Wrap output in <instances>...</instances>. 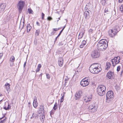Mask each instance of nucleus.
I'll return each mask as SVG.
<instances>
[{"mask_svg":"<svg viewBox=\"0 0 123 123\" xmlns=\"http://www.w3.org/2000/svg\"><path fill=\"white\" fill-rule=\"evenodd\" d=\"M89 70L91 73L97 74L102 70L100 64L95 63L92 65L89 68Z\"/></svg>","mask_w":123,"mask_h":123,"instance_id":"1","label":"nucleus"},{"mask_svg":"<svg viewBox=\"0 0 123 123\" xmlns=\"http://www.w3.org/2000/svg\"><path fill=\"white\" fill-rule=\"evenodd\" d=\"M108 44L106 40L103 39L99 41L97 45V48L99 50L104 51L107 47Z\"/></svg>","mask_w":123,"mask_h":123,"instance_id":"2","label":"nucleus"},{"mask_svg":"<svg viewBox=\"0 0 123 123\" xmlns=\"http://www.w3.org/2000/svg\"><path fill=\"white\" fill-rule=\"evenodd\" d=\"M106 87L103 85H100L98 88L97 92L100 96H103L105 94Z\"/></svg>","mask_w":123,"mask_h":123,"instance_id":"3","label":"nucleus"},{"mask_svg":"<svg viewBox=\"0 0 123 123\" xmlns=\"http://www.w3.org/2000/svg\"><path fill=\"white\" fill-rule=\"evenodd\" d=\"M120 58L119 56H117V57H115L114 59L111 60V62L113 66L114 67L115 65L120 62L119 60Z\"/></svg>","mask_w":123,"mask_h":123,"instance_id":"4","label":"nucleus"},{"mask_svg":"<svg viewBox=\"0 0 123 123\" xmlns=\"http://www.w3.org/2000/svg\"><path fill=\"white\" fill-rule=\"evenodd\" d=\"M24 6V2L20 1L17 5V8L18 9L19 12L21 13Z\"/></svg>","mask_w":123,"mask_h":123,"instance_id":"5","label":"nucleus"},{"mask_svg":"<svg viewBox=\"0 0 123 123\" xmlns=\"http://www.w3.org/2000/svg\"><path fill=\"white\" fill-rule=\"evenodd\" d=\"M100 54L99 52L97 51L94 50L93 51L91 54V56L93 58H97L100 56Z\"/></svg>","mask_w":123,"mask_h":123,"instance_id":"6","label":"nucleus"},{"mask_svg":"<svg viewBox=\"0 0 123 123\" xmlns=\"http://www.w3.org/2000/svg\"><path fill=\"white\" fill-rule=\"evenodd\" d=\"M114 96L113 92L112 91H108L106 95V99H110L111 98Z\"/></svg>","mask_w":123,"mask_h":123,"instance_id":"7","label":"nucleus"},{"mask_svg":"<svg viewBox=\"0 0 123 123\" xmlns=\"http://www.w3.org/2000/svg\"><path fill=\"white\" fill-rule=\"evenodd\" d=\"M81 85L83 86H86L88 85L89 82L88 79L86 80L84 78L80 82Z\"/></svg>","mask_w":123,"mask_h":123,"instance_id":"8","label":"nucleus"},{"mask_svg":"<svg viewBox=\"0 0 123 123\" xmlns=\"http://www.w3.org/2000/svg\"><path fill=\"white\" fill-rule=\"evenodd\" d=\"M6 6L5 4L4 3L0 4V13L3 12Z\"/></svg>","mask_w":123,"mask_h":123,"instance_id":"9","label":"nucleus"},{"mask_svg":"<svg viewBox=\"0 0 123 123\" xmlns=\"http://www.w3.org/2000/svg\"><path fill=\"white\" fill-rule=\"evenodd\" d=\"M114 73L111 71H109L107 73L106 76L107 77V78L109 79H110L111 77H113L112 76L113 75Z\"/></svg>","mask_w":123,"mask_h":123,"instance_id":"10","label":"nucleus"},{"mask_svg":"<svg viewBox=\"0 0 123 123\" xmlns=\"http://www.w3.org/2000/svg\"><path fill=\"white\" fill-rule=\"evenodd\" d=\"M58 63L60 67H62L63 63V58L61 57H59L58 59Z\"/></svg>","mask_w":123,"mask_h":123,"instance_id":"11","label":"nucleus"},{"mask_svg":"<svg viewBox=\"0 0 123 123\" xmlns=\"http://www.w3.org/2000/svg\"><path fill=\"white\" fill-rule=\"evenodd\" d=\"M33 105L34 107H36L38 105V103L37 102V97L36 96L34 97V100L33 103Z\"/></svg>","mask_w":123,"mask_h":123,"instance_id":"12","label":"nucleus"},{"mask_svg":"<svg viewBox=\"0 0 123 123\" xmlns=\"http://www.w3.org/2000/svg\"><path fill=\"white\" fill-rule=\"evenodd\" d=\"M116 33L114 32L112 30H111L109 31V34L110 37H113L116 35Z\"/></svg>","mask_w":123,"mask_h":123,"instance_id":"13","label":"nucleus"},{"mask_svg":"<svg viewBox=\"0 0 123 123\" xmlns=\"http://www.w3.org/2000/svg\"><path fill=\"white\" fill-rule=\"evenodd\" d=\"M89 12L88 11H86L84 13V15L85 16V18L87 19L89 17Z\"/></svg>","mask_w":123,"mask_h":123,"instance_id":"14","label":"nucleus"},{"mask_svg":"<svg viewBox=\"0 0 123 123\" xmlns=\"http://www.w3.org/2000/svg\"><path fill=\"white\" fill-rule=\"evenodd\" d=\"M76 98V99H79L80 97V93L78 92H76L75 95Z\"/></svg>","mask_w":123,"mask_h":123,"instance_id":"15","label":"nucleus"},{"mask_svg":"<svg viewBox=\"0 0 123 123\" xmlns=\"http://www.w3.org/2000/svg\"><path fill=\"white\" fill-rule=\"evenodd\" d=\"M97 109L98 107L97 106L96 107H94V108L92 109L89 110V111L92 113L95 112L97 111Z\"/></svg>","mask_w":123,"mask_h":123,"instance_id":"16","label":"nucleus"},{"mask_svg":"<svg viewBox=\"0 0 123 123\" xmlns=\"http://www.w3.org/2000/svg\"><path fill=\"white\" fill-rule=\"evenodd\" d=\"M6 88V90L7 91L10 89V85L8 83H6L5 85Z\"/></svg>","mask_w":123,"mask_h":123,"instance_id":"17","label":"nucleus"},{"mask_svg":"<svg viewBox=\"0 0 123 123\" xmlns=\"http://www.w3.org/2000/svg\"><path fill=\"white\" fill-rule=\"evenodd\" d=\"M86 43V41L83 40L82 42L81 45L80 46V48H82L83 47V46L85 45Z\"/></svg>","mask_w":123,"mask_h":123,"instance_id":"18","label":"nucleus"},{"mask_svg":"<svg viewBox=\"0 0 123 123\" xmlns=\"http://www.w3.org/2000/svg\"><path fill=\"white\" fill-rule=\"evenodd\" d=\"M31 27L30 26V24H28L27 26V32H29L31 29Z\"/></svg>","mask_w":123,"mask_h":123,"instance_id":"19","label":"nucleus"},{"mask_svg":"<svg viewBox=\"0 0 123 123\" xmlns=\"http://www.w3.org/2000/svg\"><path fill=\"white\" fill-rule=\"evenodd\" d=\"M40 120L43 123L44 122V120L45 118V116L44 115H43L41 116L40 115Z\"/></svg>","mask_w":123,"mask_h":123,"instance_id":"20","label":"nucleus"},{"mask_svg":"<svg viewBox=\"0 0 123 123\" xmlns=\"http://www.w3.org/2000/svg\"><path fill=\"white\" fill-rule=\"evenodd\" d=\"M111 65L110 62H107L106 64V69H108L110 68Z\"/></svg>","mask_w":123,"mask_h":123,"instance_id":"21","label":"nucleus"},{"mask_svg":"<svg viewBox=\"0 0 123 123\" xmlns=\"http://www.w3.org/2000/svg\"><path fill=\"white\" fill-rule=\"evenodd\" d=\"M15 60V58L13 56H12L10 58V61L12 62H13Z\"/></svg>","mask_w":123,"mask_h":123,"instance_id":"22","label":"nucleus"},{"mask_svg":"<svg viewBox=\"0 0 123 123\" xmlns=\"http://www.w3.org/2000/svg\"><path fill=\"white\" fill-rule=\"evenodd\" d=\"M40 32V30L39 29H38L36 30L35 35L36 36H37L39 35V33Z\"/></svg>","mask_w":123,"mask_h":123,"instance_id":"23","label":"nucleus"},{"mask_svg":"<svg viewBox=\"0 0 123 123\" xmlns=\"http://www.w3.org/2000/svg\"><path fill=\"white\" fill-rule=\"evenodd\" d=\"M96 106H93V105H91L89 106V110H91L92 109H93L94 108V107H96Z\"/></svg>","mask_w":123,"mask_h":123,"instance_id":"24","label":"nucleus"},{"mask_svg":"<svg viewBox=\"0 0 123 123\" xmlns=\"http://www.w3.org/2000/svg\"><path fill=\"white\" fill-rule=\"evenodd\" d=\"M57 104L56 103L54 105V106L53 107V109L55 110L57 108Z\"/></svg>","mask_w":123,"mask_h":123,"instance_id":"25","label":"nucleus"},{"mask_svg":"<svg viewBox=\"0 0 123 123\" xmlns=\"http://www.w3.org/2000/svg\"><path fill=\"white\" fill-rule=\"evenodd\" d=\"M120 10L122 12H123V5H122L120 7Z\"/></svg>","mask_w":123,"mask_h":123,"instance_id":"26","label":"nucleus"},{"mask_svg":"<svg viewBox=\"0 0 123 123\" xmlns=\"http://www.w3.org/2000/svg\"><path fill=\"white\" fill-rule=\"evenodd\" d=\"M33 12V11L32 10L30 9H28V13L29 14H31L32 13V12Z\"/></svg>","mask_w":123,"mask_h":123,"instance_id":"27","label":"nucleus"},{"mask_svg":"<svg viewBox=\"0 0 123 123\" xmlns=\"http://www.w3.org/2000/svg\"><path fill=\"white\" fill-rule=\"evenodd\" d=\"M47 20H51L52 19V18L50 17L49 16L48 17Z\"/></svg>","mask_w":123,"mask_h":123,"instance_id":"28","label":"nucleus"},{"mask_svg":"<svg viewBox=\"0 0 123 123\" xmlns=\"http://www.w3.org/2000/svg\"><path fill=\"white\" fill-rule=\"evenodd\" d=\"M121 68L120 66H119L117 67V72L119 71L120 69Z\"/></svg>","mask_w":123,"mask_h":123,"instance_id":"29","label":"nucleus"},{"mask_svg":"<svg viewBox=\"0 0 123 123\" xmlns=\"http://www.w3.org/2000/svg\"><path fill=\"white\" fill-rule=\"evenodd\" d=\"M54 111L52 110L50 112V116L54 114Z\"/></svg>","mask_w":123,"mask_h":123,"instance_id":"30","label":"nucleus"},{"mask_svg":"<svg viewBox=\"0 0 123 123\" xmlns=\"http://www.w3.org/2000/svg\"><path fill=\"white\" fill-rule=\"evenodd\" d=\"M42 18L43 19H44V18L45 15L43 12L42 13Z\"/></svg>","mask_w":123,"mask_h":123,"instance_id":"31","label":"nucleus"},{"mask_svg":"<svg viewBox=\"0 0 123 123\" xmlns=\"http://www.w3.org/2000/svg\"><path fill=\"white\" fill-rule=\"evenodd\" d=\"M64 45V44L63 43H62V42H61L60 43H59V46H63V45Z\"/></svg>","mask_w":123,"mask_h":123,"instance_id":"32","label":"nucleus"},{"mask_svg":"<svg viewBox=\"0 0 123 123\" xmlns=\"http://www.w3.org/2000/svg\"><path fill=\"white\" fill-rule=\"evenodd\" d=\"M89 5V3L87 4L85 6V9H87L88 8V6Z\"/></svg>","mask_w":123,"mask_h":123,"instance_id":"33","label":"nucleus"},{"mask_svg":"<svg viewBox=\"0 0 123 123\" xmlns=\"http://www.w3.org/2000/svg\"><path fill=\"white\" fill-rule=\"evenodd\" d=\"M92 31L93 30L92 29H90L89 31V32L91 34H92L93 33Z\"/></svg>","mask_w":123,"mask_h":123,"instance_id":"34","label":"nucleus"},{"mask_svg":"<svg viewBox=\"0 0 123 123\" xmlns=\"http://www.w3.org/2000/svg\"><path fill=\"white\" fill-rule=\"evenodd\" d=\"M36 117V116L35 115V114L34 113H33L32 114V116L31 117V119H32L33 118L35 117Z\"/></svg>","mask_w":123,"mask_h":123,"instance_id":"35","label":"nucleus"},{"mask_svg":"<svg viewBox=\"0 0 123 123\" xmlns=\"http://www.w3.org/2000/svg\"><path fill=\"white\" fill-rule=\"evenodd\" d=\"M91 98H88L85 101L86 102H87L89 101H90L91 100Z\"/></svg>","mask_w":123,"mask_h":123,"instance_id":"36","label":"nucleus"},{"mask_svg":"<svg viewBox=\"0 0 123 123\" xmlns=\"http://www.w3.org/2000/svg\"><path fill=\"white\" fill-rule=\"evenodd\" d=\"M46 76H47V78L48 79H49L50 78V76L49 74H46Z\"/></svg>","mask_w":123,"mask_h":123,"instance_id":"37","label":"nucleus"},{"mask_svg":"<svg viewBox=\"0 0 123 123\" xmlns=\"http://www.w3.org/2000/svg\"><path fill=\"white\" fill-rule=\"evenodd\" d=\"M6 121L5 119H4L3 120H1L0 121V123H3Z\"/></svg>","mask_w":123,"mask_h":123,"instance_id":"38","label":"nucleus"},{"mask_svg":"<svg viewBox=\"0 0 123 123\" xmlns=\"http://www.w3.org/2000/svg\"><path fill=\"white\" fill-rule=\"evenodd\" d=\"M102 4L104 5L105 4V3L106 2V1L105 0H104L102 1Z\"/></svg>","mask_w":123,"mask_h":123,"instance_id":"39","label":"nucleus"},{"mask_svg":"<svg viewBox=\"0 0 123 123\" xmlns=\"http://www.w3.org/2000/svg\"><path fill=\"white\" fill-rule=\"evenodd\" d=\"M55 33V32H54V31L52 32L50 34V36H51L52 35H54Z\"/></svg>","mask_w":123,"mask_h":123,"instance_id":"40","label":"nucleus"},{"mask_svg":"<svg viewBox=\"0 0 123 123\" xmlns=\"http://www.w3.org/2000/svg\"><path fill=\"white\" fill-rule=\"evenodd\" d=\"M3 55V54L2 53H0V59L2 57Z\"/></svg>","mask_w":123,"mask_h":123,"instance_id":"41","label":"nucleus"},{"mask_svg":"<svg viewBox=\"0 0 123 123\" xmlns=\"http://www.w3.org/2000/svg\"><path fill=\"white\" fill-rule=\"evenodd\" d=\"M81 34V35H82V36L81 37H80V38H81L83 36V33H80V34H79V37H80V35Z\"/></svg>","mask_w":123,"mask_h":123,"instance_id":"42","label":"nucleus"},{"mask_svg":"<svg viewBox=\"0 0 123 123\" xmlns=\"http://www.w3.org/2000/svg\"><path fill=\"white\" fill-rule=\"evenodd\" d=\"M40 69H39V68H37L36 70V72H39V71L40 70Z\"/></svg>","mask_w":123,"mask_h":123,"instance_id":"43","label":"nucleus"},{"mask_svg":"<svg viewBox=\"0 0 123 123\" xmlns=\"http://www.w3.org/2000/svg\"><path fill=\"white\" fill-rule=\"evenodd\" d=\"M59 29V28L57 29V28L53 29L54 31H57Z\"/></svg>","mask_w":123,"mask_h":123,"instance_id":"44","label":"nucleus"},{"mask_svg":"<svg viewBox=\"0 0 123 123\" xmlns=\"http://www.w3.org/2000/svg\"><path fill=\"white\" fill-rule=\"evenodd\" d=\"M41 64H39L38 66V67H37V68H39V69H40V68H41Z\"/></svg>","mask_w":123,"mask_h":123,"instance_id":"45","label":"nucleus"},{"mask_svg":"<svg viewBox=\"0 0 123 123\" xmlns=\"http://www.w3.org/2000/svg\"><path fill=\"white\" fill-rule=\"evenodd\" d=\"M63 31L62 30L59 33V34L58 35V36H59L60 35H61V33Z\"/></svg>","mask_w":123,"mask_h":123,"instance_id":"46","label":"nucleus"},{"mask_svg":"<svg viewBox=\"0 0 123 123\" xmlns=\"http://www.w3.org/2000/svg\"><path fill=\"white\" fill-rule=\"evenodd\" d=\"M59 36H58L55 38V41H54L55 43V41H56V40H57V38Z\"/></svg>","mask_w":123,"mask_h":123,"instance_id":"47","label":"nucleus"},{"mask_svg":"<svg viewBox=\"0 0 123 123\" xmlns=\"http://www.w3.org/2000/svg\"><path fill=\"white\" fill-rule=\"evenodd\" d=\"M118 2L119 3H121L123 2V0H118Z\"/></svg>","mask_w":123,"mask_h":123,"instance_id":"48","label":"nucleus"},{"mask_svg":"<svg viewBox=\"0 0 123 123\" xmlns=\"http://www.w3.org/2000/svg\"><path fill=\"white\" fill-rule=\"evenodd\" d=\"M26 62H25L24 63V68L25 66V65H26Z\"/></svg>","mask_w":123,"mask_h":123,"instance_id":"49","label":"nucleus"},{"mask_svg":"<svg viewBox=\"0 0 123 123\" xmlns=\"http://www.w3.org/2000/svg\"><path fill=\"white\" fill-rule=\"evenodd\" d=\"M8 107H7V109H8V110H9L10 107V105H9L8 104Z\"/></svg>","mask_w":123,"mask_h":123,"instance_id":"50","label":"nucleus"},{"mask_svg":"<svg viewBox=\"0 0 123 123\" xmlns=\"http://www.w3.org/2000/svg\"><path fill=\"white\" fill-rule=\"evenodd\" d=\"M5 116V114H4L3 115V117L1 118H0V120H1Z\"/></svg>","mask_w":123,"mask_h":123,"instance_id":"51","label":"nucleus"},{"mask_svg":"<svg viewBox=\"0 0 123 123\" xmlns=\"http://www.w3.org/2000/svg\"><path fill=\"white\" fill-rule=\"evenodd\" d=\"M105 13L106 12H108V9H105Z\"/></svg>","mask_w":123,"mask_h":123,"instance_id":"52","label":"nucleus"},{"mask_svg":"<svg viewBox=\"0 0 123 123\" xmlns=\"http://www.w3.org/2000/svg\"><path fill=\"white\" fill-rule=\"evenodd\" d=\"M36 24L38 26H39L40 25V24L38 22H37L36 23Z\"/></svg>","mask_w":123,"mask_h":123,"instance_id":"53","label":"nucleus"},{"mask_svg":"<svg viewBox=\"0 0 123 123\" xmlns=\"http://www.w3.org/2000/svg\"><path fill=\"white\" fill-rule=\"evenodd\" d=\"M64 100V99H61V100L60 101V102H63V101Z\"/></svg>","mask_w":123,"mask_h":123,"instance_id":"54","label":"nucleus"},{"mask_svg":"<svg viewBox=\"0 0 123 123\" xmlns=\"http://www.w3.org/2000/svg\"><path fill=\"white\" fill-rule=\"evenodd\" d=\"M4 108L6 110H8V109H7V107L6 108V107H4Z\"/></svg>","mask_w":123,"mask_h":123,"instance_id":"55","label":"nucleus"},{"mask_svg":"<svg viewBox=\"0 0 123 123\" xmlns=\"http://www.w3.org/2000/svg\"><path fill=\"white\" fill-rule=\"evenodd\" d=\"M66 26V25H65L64 26V27L62 29V30L63 31V30H64V29L65 28V27Z\"/></svg>","mask_w":123,"mask_h":123,"instance_id":"56","label":"nucleus"},{"mask_svg":"<svg viewBox=\"0 0 123 123\" xmlns=\"http://www.w3.org/2000/svg\"><path fill=\"white\" fill-rule=\"evenodd\" d=\"M63 97H64V96H62V97H61V99H64L63 98Z\"/></svg>","mask_w":123,"mask_h":123,"instance_id":"57","label":"nucleus"},{"mask_svg":"<svg viewBox=\"0 0 123 123\" xmlns=\"http://www.w3.org/2000/svg\"><path fill=\"white\" fill-rule=\"evenodd\" d=\"M69 79H65V80H66V81H68V80Z\"/></svg>","mask_w":123,"mask_h":123,"instance_id":"58","label":"nucleus"},{"mask_svg":"<svg viewBox=\"0 0 123 123\" xmlns=\"http://www.w3.org/2000/svg\"><path fill=\"white\" fill-rule=\"evenodd\" d=\"M2 100H1L0 101V104L1 103V102Z\"/></svg>","mask_w":123,"mask_h":123,"instance_id":"59","label":"nucleus"},{"mask_svg":"<svg viewBox=\"0 0 123 123\" xmlns=\"http://www.w3.org/2000/svg\"><path fill=\"white\" fill-rule=\"evenodd\" d=\"M79 66H78V68L79 67V66L80 65V64H79Z\"/></svg>","mask_w":123,"mask_h":123,"instance_id":"60","label":"nucleus"},{"mask_svg":"<svg viewBox=\"0 0 123 123\" xmlns=\"http://www.w3.org/2000/svg\"><path fill=\"white\" fill-rule=\"evenodd\" d=\"M42 74H40V75H41V76H42Z\"/></svg>","mask_w":123,"mask_h":123,"instance_id":"61","label":"nucleus"},{"mask_svg":"<svg viewBox=\"0 0 123 123\" xmlns=\"http://www.w3.org/2000/svg\"><path fill=\"white\" fill-rule=\"evenodd\" d=\"M30 102H29V103H28V104H30Z\"/></svg>","mask_w":123,"mask_h":123,"instance_id":"62","label":"nucleus"},{"mask_svg":"<svg viewBox=\"0 0 123 123\" xmlns=\"http://www.w3.org/2000/svg\"><path fill=\"white\" fill-rule=\"evenodd\" d=\"M104 0H102V1Z\"/></svg>","mask_w":123,"mask_h":123,"instance_id":"63","label":"nucleus"},{"mask_svg":"<svg viewBox=\"0 0 123 123\" xmlns=\"http://www.w3.org/2000/svg\"><path fill=\"white\" fill-rule=\"evenodd\" d=\"M59 18V19H60V18Z\"/></svg>","mask_w":123,"mask_h":123,"instance_id":"64","label":"nucleus"}]
</instances>
